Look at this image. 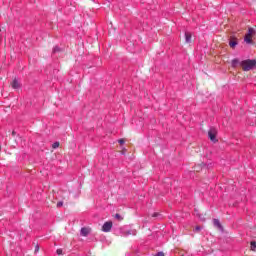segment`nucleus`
I'll return each mask as SVG.
<instances>
[{
    "instance_id": "1",
    "label": "nucleus",
    "mask_w": 256,
    "mask_h": 256,
    "mask_svg": "<svg viewBox=\"0 0 256 256\" xmlns=\"http://www.w3.org/2000/svg\"><path fill=\"white\" fill-rule=\"evenodd\" d=\"M240 66L242 67L243 71H251L256 67V60H251V59L244 60L240 62Z\"/></svg>"
},
{
    "instance_id": "2",
    "label": "nucleus",
    "mask_w": 256,
    "mask_h": 256,
    "mask_svg": "<svg viewBox=\"0 0 256 256\" xmlns=\"http://www.w3.org/2000/svg\"><path fill=\"white\" fill-rule=\"evenodd\" d=\"M255 33L256 31L253 28H248V32L244 37L245 43H248V45H251V43H253V37H255Z\"/></svg>"
},
{
    "instance_id": "3",
    "label": "nucleus",
    "mask_w": 256,
    "mask_h": 256,
    "mask_svg": "<svg viewBox=\"0 0 256 256\" xmlns=\"http://www.w3.org/2000/svg\"><path fill=\"white\" fill-rule=\"evenodd\" d=\"M208 137L210 140L213 141V143H217V129L216 128H210L208 132Z\"/></svg>"
},
{
    "instance_id": "4",
    "label": "nucleus",
    "mask_w": 256,
    "mask_h": 256,
    "mask_svg": "<svg viewBox=\"0 0 256 256\" xmlns=\"http://www.w3.org/2000/svg\"><path fill=\"white\" fill-rule=\"evenodd\" d=\"M112 227H113V222H105L102 226V231H104V233H109Z\"/></svg>"
},
{
    "instance_id": "5",
    "label": "nucleus",
    "mask_w": 256,
    "mask_h": 256,
    "mask_svg": "<svg viewBox=\"0 0 256 256\" xmlns=\"http://www.w3.org/2000/svg\"><path fill=\"white\" fill-rule=\"evenodd\" d=\"M12 89H20L21 88V83H19V80L14 79L11 83Z\"/></svg>"
},
{
    "instance_id": "6",
    "label": "nucleus",
    "mask_w": 256,
    "mask_h": 256,
    "mask_svg": "<svg viewBox=\"0 0 256 256\" xmlns=\"http://www.w3.org/2000/svg\"><path fill=\"white\" fill-rule=\"evenodd\" d=\"M90 231L91 230L89 228H82L80 233H81L82 237H87V235H89Z\"/></svg>"
},
{
    "instance_id": "7",
    "label": "nucleus",
    "mask_w": 256,
    "mask_h": 256,
    "mask_svg": "<svg viewBox=\"0 0 256 256\" xmlns=\"http://www.w3.org/2000/svg\"><path fill=\"white\" fill-rule=\"evenodd\" d=\"M214 226L217 227L218 229H223V226H221V222H219L218 219L213 220Z\"/></svg>"
},
{
    "instance_id": "8",
    "label": "nucleus",
    "mask_w": 256,
    "mask_h": 256,
    "mask_svg": "<svg viewBox=\"0 0 256 256\" xmlns=\"http://www.w3.org/2000/svg\"><path fill=\"white\" fill-rule=\"evenodd\" d=\"M185 41L187 43H191V33H189V32L185 33Z\"/></svg>"
},
{
    "instance_id": "9",
    "label": "nucleus",
    "mask_w": 256,
    "mask_h": 256,
    "mask_svg": "<svg viewBox=\"0 0 256 256\" xmlns=\"http://www.w3.org/2000/svg\"><path fill=\"white\" fill-rule=\"evenodd\" d=\"M229 45L232 49L237 47V39L230 40Z\"/></svg>"
},
{
    "instance_id": "10",
    "label": "nucleus",
    "mask_w": 256,
    "mask_h": 256,
    "mask_svg": "<svg viewBox=\"0 0 256 256\" xmlns=\"http://www.w3.org/2000/svg\"><path fill=\"white\" fill-rule=\"evenodd\" d=\"M239 59H234V60H232V67H237V65H239Z\"/></svg>"
},
{
    "instance_id": "11",
    "label": "nucleus",
    "mask_w": 256,
    "mask_h": 256,
    "mask_svg": "<svg viewBox=\"0 0 256 256\" xmlns=\"http://www.w3.org/2000/svg\"><path fill=\"white\" fill-rule=\"evenodd\" d=\"M136 233H137L136 231H128V232H126L125 235H126V236H127V235H136Z\"/></svg>"
},
{
    "instance_id": "12",
    "label": "nucleus",
    "mask_w": 256,
    "mask_h": 256,
    "mask_svg": "<svg viewBox=\"0 0 256 256\" xmlns=\"http://www.w3.org/2000/svg\"><path fill=\"white\" fill-rule=\"evenodd\" d=\"M251 249H252V251H255V249H256V242H251Z\"/></svg>"
},
{
    "instance_id": "13",
    "label": "nucleus",
    "mask_w": 256,
    "mask_h": 256,
    "mask_svg": "<svg viewBox=\"0 0 256 256\" xmlns=\"http://www.w3.org/2000/svg\"><path fill=\"white\" fill-rule=\"evenodd\" d=\"M58 147H59V142H55L54 144H52L53 149H57Z\"/></svg>"
},
{
    "instance_id": "14",
    "label": "nucleus",
    "mask_w": 256,
    "mask_h": 256,
    "mask_svg": "<svg viewBox=\"0 0 256 256\" xmlns=\"http://www.w3.org/2000/svg\"><path fill=\"white\" fill-rule=\"evenodd\" d=\"M115 217H116V219H118L119 221H123V218L121 217V215L116 214Z\"/></svg>"
},
{
    "instance_id": "15",
    "label": "nucleus",
    "mask_w": 256,
    "mask_h": 256,
    "mask_svg": "<svg viewBox=\"0 0 256 256\" xmlns=\"http://www.w3.org/2000/svg\"><path fill=\"white\" fill-rule=\"evenodd\" d=\"M56 253H57V255H63V250L58 249V250L56 251Z\"/></svg>"
},
{
    "instance_id": "16",
    "label": "nucleus",
    "mask_w": 256,
    "mask_h": 256,
    "mask_svg": "<svg viewBox=\"0 0 256 256\" xmlns=\"http://www.w3.org/2000/svg\"><path fill=\"white\" fill-rule=\"evenodd\" d=\"M118 142H119L120 145H124L125 144V140L124 139H120V140H118Z\"/></svg>"
},
{
    "instance_id": "17",
    "label": "nucleus",
    "mask_w": 256,
    "mask_h": 256,
    "mask_svg": "<svg viewBox=\"0 0 256 256\" xmlns=\"http://www.w3.org/2000/svg\"><path fill=\"white\" fill-rule=\"evenodd\" d=\"M57 51H59V47H55V48L53 49V53H57Z\"/></svg>"
},
{
    "instance_id": "18",
    "label": "nucleus",
    "mask_w": 256,
    "mask_h": 256,
    "mask_svg": "<svg viewBox=\"0 0 256 256\" xmlns=\"http://www.w3.org/2000/svg\"><path fill=\"white\" fill-rule=\"evenodd\" d=\"M57 207H63V202H58Z\"/></svg>"
},
{
    "instance_id": "19",
    "label": "nucleus",
    "mask_w": 256,
    "mask_h": 256,
    "mask_svg": "<svg viewBox=\"0 0 256 256\" xmlns=\"http://www.w3.org/2000/svg\"><path fill=\"white\" fill-rule=\"evenodd\" d=\"M196 231H201V227L197 226L196 228Z\"/></svg>"
},
{
    "instance_id": "20",
    "label": "nucleus",
    "mask_w": 256,
    "mask_h": 256,
    "mask_svg": "<svg viewBox=\"0 0 256 256\" xmlns=\"http://www.w3.org/2000/svg\"><path fill=\"white\" fill-rule=\"evenodd\" d=\"M37 251H39V246H36L35 248V253H37Z\"/></svg>"
},
{
    "instance_id": "21",
    "label": "nucleus",
    "mask_w": 256,
    "mask_h": 256,
    "mask_svg": "<svg viewBox=\"0 0 256 256\" xmlns=\"http://www.w3.org/2000/svg\"><path fill=\"white\" fill-rule=\"evenodd\" d=\"M1 39H2V36H1V29H0V41H1Z\"/></svg>"
},
{
    "instance_id": "22",
    "label": "nucleus",
    "mask_w": 256,
    "mask_h": 256,
    "mask_svg": "<svg viewBox=\"0 0 256 256\" xmlns=\"http://www.w3.org/2000/svg\"><path fill=\"white\" fill-rule=\"evenodd\" d=\"M153 217H157V214H154Z\"/></svg>"
}]
</instances>
